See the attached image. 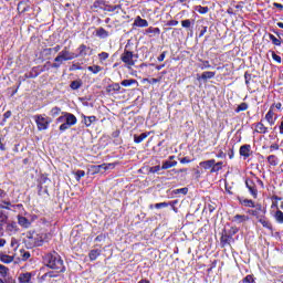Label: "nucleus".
I'll list each match as a JSON object with an SVG mask.
<instances>
[{
	"label": "nucleus",
	"instance_id": "nucleus-1",
	"mask_svg": "<svg viewBox=\"0 0 283 283\" xmlns=\"http://www.w3.org/2000/svg\"><path fill=\"white\" fill-rule=\"evenodd\" d=\"M60 114H62L60 117L56 118V116H59ZM49 115L52 118H56L55 123L60 125L59 129L60 132H67V129H70V127H74V125H76V123H78V119L74 116V114L72 113H67V112H62L61 107L59 106H54L50 109Z\"/></svg>",
	"mask_w": 283,
	"mask_h": 283
},
{
	"label": "nucleus",
	"instance_id": "nucleus-2",
	"mask_svg": "<svg viewBox=\"0 0 283 283\" xmlns=\"http://www.w3.org/2000/svg\"><path fill=\"white\" fill-rule=\"evenodd\" d=\"M44 264L52 269L54 272H48L44 277H59V273H65V265L63 264V259L56 252L49 253L44 255Z\"/></svg>",
	"mask_w": 283,
	"mask_h": 283
},
{
	"label": "nucleus",
	"instance_id": "nucleus-3",
	"mask_svg": "<svg viewBox=\"0 0 283 283\" xmlns=\"http://www.w3.org/2000/svg\"><path fill=\"white\" fill-rule=\"evenodd\" d=\"M48 234L36 233V232H28L24 238V244L27 249H34L35 247H43Z\"/></svg>",
	"mask_w": 283,
	"mask_h": 283
},
{
	"label": "nucleus",
	"instance_id": "nucleus-4",
	"mask_svg": "<svg viewBox=\"0 0 283 283\" xmlns=\"http://www.w3.org/2000/svg\"><path fill=\"white\" fill-rule=\"evenodd\" d=\"M78 54H75L73 52L67 51L65 48L62 50L59 55L54 59V62L52 67H61L63 65V61H72L73 59H76Z\"/></svg>",
	"mask_w": 283,
	"mask_h": 283
},
{
	"label": "nucleus",
	"instance_id": "nucleus-5",
	"mask_svg": "<svg viewBox=\"0 0 283 283\" xmlns=\"http://www.w3.org/2000/svg\"><path fill=\"white\" fill-rule=\"evenodd\" d=\"M120 61L125 64L127 70H132V67H134L138 62V55L134 54L132 51L124 50L120 55Z\"/></svg>",
	"mask_w": 283,
	"mask_h": 283
},
{
	"label": "nucleus",
	"instance_id": "nucleus-6",
	"mask_svg": "<svg viewBox=\"0 0 283 283\" xmlns=\"http://www.w3.org/2000/svg\"><path fill=\"white\" fill-rule=\"evenodd\" d=\"M33 118L39 132H45L52 123V118L48 117L45 114L34 115Z\"/></svg>",
	"mask_w": 283,
	"mask_h": 283
},
{
	"label": "nucleus",
	"instance_id": "nucleus-7",
	"mask_svg": "<svg viewBox=\"0 0 283 283\" xmlns=\"http://www.w3.org/2000/svg\"><path fill=\"white\" fill-rule=\"evenodd\" d=\"M245 187L249 189L252 197L258 198V188L255 187V182H253V180H245Z\"/></svg>",
	"mask_w": 283,
	"mask_h": 283
},
{
	"label": "nucleus",
	"instance_id": "nucleus-8",
	"mask_svg": "<svg viewBox=\"0 0 283 283\" xmlns=\"http://www.w3.org/2000/svg\"><path fill=\"white\" fill-rule=\"evenodd\" d=\"M135 28H147L149 25V22L147 20L140 18V15L135 18V21L133 23Z\"/></svg>",
	"mask_w": 283,
	"mask_h": 283
},
{
	"label": "nucleus",
	"instance_id": "nucleus-9",
	"mask_svg": "<svg viewBox=\"0 0 283 283\" xmlns=\"http://www.w3.org/2000/svg\"><path fill=\"white\" fill-rule=\"evenodd\" d=\"M275 113L273 112V106L270 107L269 112L265 115V120L269 123V125L273 126L275 125Z\"/></svg>",
	"mask_w": 283,
	"mask_h": 283
},
{
	"label": "nucleus",
	"instance_id": "nucleus-10",
	"mask_svg": "<svg viewBox=\"0 0 283 283\" xmlns=\"http://www.w3.org/2000/svg\"><path fill=\"white\" fill-rule=\"evenodd\" d=\"M232 222H235V224H242L244 222H249V216H247V214H235L232 218Z\"/></svg>",
	"mask_w": 283,
	"mask_h": 283
},
{
	"label": "nucleus",
	"instance_id": "nucleus-11",
	"mask_svg": "<svg viewBox=\"0 0 283 283\" xmlns=\"http://www.w3.org/2000/svg\"><path fill=\"white\" fill-rule=\"evenodd\" d=\"M34 273L32 272H25L19 275V282L21 283H30Z\"/></svg>",
	"mask_w": 283,
	"mask_h": 283
},
{
	"label": "nucleus",
	"instance_id": "nucleus-12",
	"mask_svg": "<svg viewBox=\"0 0 283 283\" xmlns=\"http://www.w3.org/2000/svg\"><path fill=\"white\" fill-rule=\"evenodd\" d=\"M114 167H115L114 164H103L98 166H93V169L95 174H98L101 169H103L104 171H107V169H114Z\"/></svg>",
	"mask_w": 283,
	"mask_h": 283
},
{
	"label": "nucleus",
	"instance_id": "nucleus-13",
	"mask_svg": "<svg viewBox=\"0 0 283 283\" xmlns=\"http://www.w3.org/2000/svg\"><path fill=\"white\" fill-rule=\"evenodd\" d=\"M82 123H84L85 127H92V124L93 123H96L97 118L96 116H85V115H82Z\"/></svg>",
	"mask_w": 283,
	"mask_h": 283
},
{
	"label": "nucleus",
	"instance_id": "nucleus-14",
	"mask_svg": "<svg viewBox=\"0 0 283 283\" xmlns=\"http://www.w3.org/2000/svg\"><path fill=\"white\" fill-rule=\"evenodd\" d=\"M18 224H20V227H23V229H30L32 222H30V220H28V218L25 217L18 216Z\"/></svg>",
	"mask_w": 283,
	"mask_h": 283
},
{
	"label": "nucleus",
	"instance_id": "nucleus-15",
	"mask_svg": "<svg viewBox=\"0 0 283 283\" xmlns=\"http://www.w3.org/2000/svg\"><path fill=\"white\" fill-rule=\"evenodd\" d=\"M240 156L249 158L251 156V145H243L240 147Z\"/></svg>",
	"mask_w": 283,
	"mask_h": 283
},
{
	"label": "nucleus",
	"instance_id": "nucleus-16",
	"mask_svg": "<svg viewBox=\"0 0 283 283\" xmlns=\"http://www.w3.org/2000/svg\"><path fill=\"white\" fill-rule=\"evenodd\" d=\"M0 262L3 264H12V262H14V256L0 253Z\"/></svg>",
	"mask_w": 283,
	"mask_h": 283
},
{
	"label": "nucleus",
	"instance_id": "nucleus-17",
	"mask_svg": "<svg viewBox=\"0 0 283 283\" xmlns=\"http://www.w3.org/2000/svg\"><path fill=\"white\" fill-rule=\"evenodd\" d=\"M200 167H202L203 169H213V165H216V159H209L206 161H201Z\"/></svg>",
	"mask_w": 283,
	"mask_h": 283
},
{
	"label": "nucleus",
	"instance_id": "nucleus-18",
	"mask_svg": "<svg viewBox=\"0 0 283 283\" xmlns=\"http://www.w3.org/2000/svg\"><path fill=\"white\" fill-rule=\"evenodd\" d=\"M239 202L240 205H242L243 207H250V208H254L255 207V202H253V200L251 199H242V198H239Z\"/></svg>",
	"mask_w": 283,
	"mask_h": 283
},
{
	"label": "nucleus",
	"instance_id": "nucleus-19",
	"mask_svg": "<svg viewBox=\"0 0 283 283\" xmlns=\"http://www.w3.org/2000/svg\"><path fill=\"white\" fill-rule=\"evenodd\" d=\"M149 136V133H143L140 135H134V143H143V140H145V138H147Z\"/></svg>",
	"mask_w": 283,
	"mask_h": 283
},
{
	"label": "nucleus",
	"instance_id": "nucleus-20",
	"mask_svg": "<svg viewBox=\"0 0 283 283\" xmlns=\"http://www.w3.org/2000/svg\"><path fill=\"white\" fill-rule=\"evenodd\" d=\"M176 165H178V161L166 160L163 163L161 169H171V167H176Z\"/></svg>",
	"mask_w": 283,
	"mask_h": 283
},
{
	"label": "nucleus",
	"instance_id": "nucleus-21",
	"mask_svg": "<svg viewBox=\"0 0 283 283\" xmlns=\"http://www.w3.org/2000/svg\"><path fill=\"white\" fill-rule=\"evenodd\" d=\"M255 132H258V134H266L268 128H266V126H264V124L258 123L255 125Z\"/></svg>",
	"mask_w": 283,
	"mask_h": 283
},
{
	"label": "nucleus",
	"instance_id": "nucleus-22",
	"mask_svg": "<svg viewBox=\"0 0 283 283\" xmlns=\"http://www.w3.org/2000/svg\"><path fill=\"white\" fill-rule=\"evenodd\" d=\"M216 76V72L206 71L201 74L202 81H207L209 78H213Z\"/></svg>",
	"mask_w": 283,
	"mask_h": 283
},
{
	"label": "nucleus",
	"instance_id": "nucleus-23",
	"mask_svg": "<svg viewBox=\"0 0 283 283\" xmlns=\"http://www.w3.org/2000/svg\"><path fill=\"white\" fill-rule=\"evenodd\" d=\"M274 219L279 224H283V212L282 210H276L274 213Z\"/></svg>",
	"mask_w": 283,
	"mask_h": 283
},
{
	"label": "nucleus",
	"instance_id": "nucleus-24",
	"mask_svg": "<svg viewBox=\"0 0 283 283\" xmlns=\"http://www.w3.org/2000/svg\"><path fill=\"white\" fill-rule=\"evenodd\" d=\"M268 163H269V165H272V167H277V156L270 155L268 157Z\"/></svg>",
	"mask_w": 283,
	"mask_h": 283
},
{
	"label": "nucleus",
	"instance_id": "nucleus-25",
	"mask_svg": "<svg viewBox=\"0 0 283 283\" xmlns=\"http://www.w3.org/2000/svg\"><path fill=\"white\" fill-rule=\"evenodd\" d=\"M77 51H78V56H87V46L85 44H81Z\"/></svg>",
	"mask_w": 283,
	"mask_h": 283
},
{
	"label": "nucleus",
	"instance_id": "nucleus-26",
	"mask_svg": "<svg viewBox=\"0 0 283 283\" xmlns=\"http://www.w3.org/2000/svg\"><path fill=\"white\" fill-rule=\"evenodd\" d=\"M136 83H138V81H136V80H124V81H122L123 87H132V85H136Z\"/></svg>",
	"mask_w": 283,
	"mask_h": 283
},
{
	"label": "nucleus",
	"instance_id": "nucleus-27",
	"mask_svg": "<svg viewBox=\"0 0 283 283\" xmlns=\"http://www.w3.org/2000/svg\"><path fill=\"white\" fill-rule=\"evenodd\" d=\"M146 34H151L150 36H154L156 34H160V30L158 28H153V27H149L147 30H146Z\"/></svg>",
	"mask_w": 283,
	"mask_h": 283
},
{
	"label": "nucleus",
	"instance_id": "nucleus-28",
	"mask_svg": "<svg viewBox=\"0 0 283 283\" xmlns=\"http://www.w3.org/2000/svg\"><path fill=\"white\" fill-rule=\"evenodd\" d=\"M98 255H101L99 250H92L88 254V258H90V260L94 261L98 258Z\"/></svg>",
	"mask_w": 283,
	"mask_h": 283
},
{
	"label": "nucleus",
	"instance_id": "nucleus-29",
	"mask_svg": "<svg viewBox=\"0 0 283 283\" xmlns=\"http://www.w3.org/2000/svg\"><path fill=\"white\" fill-rule=\"evenodd\" d=\"M88 72H92V74H98V72H102L103 67L98 65H93L87 67Z\"/></svg>",
	"mask_w": 283,
	"mask_h": 283
},
{
	"label": "nucleus",
	"instance_id": "nucleus-30",
	"mask_svg": "<svg viewBox=\"0 0 283 283\" xmlns=\"http://www.w3.org/2000/svg\"><path fill=\"white\" fill-rule=\"evenodd\" d=\"M73 174H74L75 179H76L77 182H81V179H82V178H85V172H84V170H77V171H75V172H73Z\"/></svg>",
	"mask_w": 283,
	"mask_h": 283
},
{
	"label": "nucleus",
	"instance_id": "nucleus-31",
	"mask_svg": "<svg viewBox=\"0 0 283 283\" xmlns=\"http://www.w3.org/2000/svg\"><path fill=\"white\" fill-rule=\"evenodd\" d=\"M260 224H262V227H264L265 229H272V226H271V221L264 219V218H261L259 220Z\"/></svg>",
	"mask_w": 283,
	"mask_h": 283
},
{
	"label": "nucleus",
	"instance_id": "nucleus-32",
	"mask_svg": "<svg viewBox=\"0 0 283 283\" xmlns=\"http://www.w3.org/2000/svg\"><path fill=\"white\" fill-rule=\"evenodd\" d=\"M247 109H249V104H248V103H241V104L235 108V112H237V113L247 112Z\"/></svg>",
	"mask_w": 283,
	"mask_h": 283
},
{
	"label": "nucleus",
	"instance_id": "nucleus-33",
	"mask_svg": "<svg viewBox=\"0 0 283 283\" xmlns=\"http://www.w3.org/2000/svg\"><path fill=\"white\" fill-rule=\"evenodd\" d=\"M220 169H222V161H219L217 164L214 163L210 171L211 174H216L217 171H220Z\"/></svg>",
	"mask_w": 283,
	"mask_h": 283
},
{
	"label": "nucleus",
	"instance_id": "nucleus-34",
	"mask_svg": "<svg viewBox=\"0 0 283 283\" xmlns=\"http://www.w3.org/2000/svg\"><path fill=\"white\" fill-rule=\"evenodd\" d=\"M8 271H10L6 265L0 264V276L8 277Z\"/></svg>",
	"mask_w": 283,
	"mask_h": 283
},
{
	"label": "nucleus",
	"instance_id": "nucleus-35",
	"mask_svg": "<svg viewBox=\"0 0 283 283\" xmlns=\"http://www.w3.org/2000/svg\"><path fill=\"white\" fill-rule=\"evenodd\" d=\"M270 41H272L273 45H282V41L273 34H270Z\"/></svg>",
	"mask_w": 283,
	"mask_h": 283
},
{
	"label": "nucleus",
	"instance_id": "nucleus-36",
	"mask_svg": "<svg viewBox=\"0 0 283 283\" xmlns=\"http://www.w3.org/2000/svg\"><path fill=\"white\" fill-rule=\"evenodd\" d=\"M97 36H101V39H107L109 34L105 31V29L97 30Z\"/></svg>",
	"mask_w": 283,
	"mask_h": 283
},
{
	"label": "nucleus",
	"instance_id": "nucleus-37",
	"mask_svg": "<svg viewBox=\"0 0 283 283\" xmlns=\"http://www.w3.org/2000/svg\"><path fill=\"white\" fill-rule=\"evenodd\" d=\"M8 222V214L0 211V224H6Z\"/></svg>",
	"mask_w": 283,
	"mask_h": 283
},
{
	"label": "nucleus",
	"instance_id": "nucleus-38",
	"mask_svg": "<svg viewBox=\"0 0 283 283\" xmlns=\"http://www.w3.org/2000/svg\"><path fill=\"white\" fill-rule=\"evenodd\" d=\"M98 59H99L101 63H103V61H107V59H109V53L102 52L98 54Z\"/></svg>",
	"mask_w": 283,
	"mask_h": 283
},
{
	"label": "nucleus",
	"instance_id": "nucleus-39",
	"mask_svg": "<svg viewBox=\"0 0 283 283\" xmlns=\"http://www.w3.org/2000/svg\"><path fill=\"white\" fill-rule=\"evenodd\" d=\"M197 12H199V14H207V12H209V8L199 6L197 7Z\"/></svg>",
	"mask_w": 283,
	"mask_h": 283
},
{
	"label": "nucleus",
	"instance_id": "nucleus-40",
	"mask_svg": "<svg viewBox=\"0 0 283 283\" xmlns=\"http://www.w3.org/2000/svg\"><path fill=\"white\" fill-rule=\"evenodd\" d=\"M81 81H73L70 85L71 90H78L81 87Z\"/></svg>",
	"mask_w": 283,
	"mask_h": 283
},
{
	"label": "nucleus",
	"instance_id": "nucleus-41",
	"mask_svg": "<svg viewBox=\"0 0 283 283\" xmlns=\"http://www.w3.org/2000/svg\"><path fill=\"white\" fill-rule=\"evenodd\" d=\"M11 205H12V203H11L10 201L4 200V201H2V202L0 203V209L10 210Z\"/></svg>",
	"mask_w": 283,
	"mask_h": 283
},
{
	"label": "nucleus",
	"instance_id": "nucleus-42",
	"mask_svg": "<svg viewBox=\"0 0 283 283\" xmlns=\"http://www.w3.org/2000/svg\"><path fill=\"white\" fill-rule=\"evenodd\" d=\"M188 192H189V188H181V189L175 190V193H182L184 196H187Z\"/></svg>",
	"mask_w": 283,
	"mask_h": 283
},
{
	"label": "nucleus",
	"instance_id": "nucleus-43",
	"mask_svg": "<svg viewBox=\"0 0 283 283\" xmlns=\"http://www.w3.org/2000/svg\"><path fill=\"white\" fill-rule=\"evenodd\" d=\"M149 174H158L160 171V166H154L149 168Z\"/></svg>",
	"mask_w": 283,
	"mask_h": 283
},
{
	"label": "nucleus",
	"instance_id": "nucleus-44",
	"mask_svg": "<svg viewBox=\"0 0 283 283\" xmlns=\"http://www.w3.org/2000/svg\"><path fill=\"white\" fill-rule=\"evenodd\" d=\"M272 59L273 61H276V63H282V57L275 54V52H272Z\"/></svg>",
	"mask_w": 283,
	"mask_h": 283
},
{
	"label": "nucleus",
	"instance_id": "nucleus-45",
	"mask_svg": "<svg viewBox=\"0 0 283 283\" xmlns=\"http://www.w3.org/2000/svg\"><path fill=\"white\" fill-rule=\"evenodd\" d=\"M165 207H169V203L167 202H160L155 205V209H163Z\"/></svg>",
	"mask_w": 283,
	"mask_h": 283
},
{
	"label": "nucleus",
	"instance_id": "nucleus-46",
	"mask_svg": "<svg viewBox=\"0 0 283 283\" xmlns=\"http://www.w3.org/2000/svg\"><path fill=\"white\" fill-rule=\"evenodd\" d=\"M182 28H191V20H184L181 21Z\"/></svg>",
	"mask_w": 283,
	"mask_h": 283
},
{
	"label": "nucleus",
	"instance_id": "nucleus-47",
	"mask_svg": "<svg viewBox=\"0 0 283 283\" xmlns=\"http://www.w3.org/2000/svg\"><path fill=\"white\" fill-rule=\"evenodd\" d=\"M146 83H151L153 85L156 83H160V78H145Z\"/></svg>",
	"mask_w": 283,
	"mask_h": 283
},
{
	"label": "nucleus",
	"instance_id": "nucleus-48",
	"mask_svg": "<svg viewBox=\"0 0 283 283\" xmlns=\"http://www.w3.org/2000/svg\"><path fill=\"white\" fill-rule=\"evenodd\" d=\"M243 282H244V283H253V282H254L253 275H247V276L243 279Z\"/></svg>",
	"mask_w": 283,
	"mask_h": 283
},
{
	"label": "nucleus",
	"instance_id": "nucleus-49",
	"mask_svg": "<svg viewBox=\"0 0 283 283\" xmlns=\"http://www.w3.org/2000/svg\"><path fill=\"white\" fill-rule=\"evenodd\" d=\"M11 247L12 249H17L19 247V241L14 238L11 239Z\"/></svg>",
	"mask_w": 283,
	"mask_h": 283
},
{
	"label": "nucleus",
	"instance_id": "nucleus-50",
	"mask_svg": "<svg viewBox=\"0 0 283 283\" xmlns=\"http://www.w3.org/2000/svg\"><path fill=\"white\" fill-rule=\"evenodd\" d=\"M209 67H211V64H209V61H203L201 65V70H208Z\"/></svg>",
	"mask_w": 283,
	"mask_h": 283
},
{
	"label": "nucleus",
	"instance_id": "nucleus-51",
	"mask_svg": "<svg viewBox=\"0 0 283 283\" xmlns=\"http://www.w3.org/2000/svg\"><path fill=\"white\" fill-rule=\"evenodd\" d=\"M0 283H14V279L9 277L8 280L0 279Z\"/></svg>",
	"mask_w": 283,
	"mask_h": 283
},
{
	"label": "nucleus",
	"instance_id": "nucleus-52",
	"mask_svg": "<svg viewBox=\"0 0 283 283\" xmlns=\"http://www.w3.org/2000/svg\"><path fill=\"white\" fill-rule=\"evenodd\" d=\"M270 149H271V151H273V150L277 151V149H280V145H277V144H272V145L270 146Z\"/></svg>",
	"mask_w": 283,
	"mask_h": 283
},
{
	"label": "nucleus",
	"instance_id": "nucleus-53",
	"mask_svg": "<svg viewBox=\"0 0 283 283\" xmlns=\"http://www.w3.org/2000/svg\"><path fill=\"white\" fill-rule=\"evenodd\" d=\"M113 90L115 92H119L120 91V84H118V83L113 84Z\"/></svg>",
	"mask_w": 283,
	"mask_h": 283
},
{
	"label": "nucleus",
	"instance_id": "nucleus-54",
	"mask_svg": "<svg viewBox=\"0 0 283 283\" xmlns=\"http://www.w3.org/2000/svg\"><path fill=\"white\" fill-rule=\"evenodd\" d=\"M180 163H181L182 165H186V164L191 163V160H189V158H187V157H184V158L180 159Z\"/></svg>",
	"mask_w": 283,
	"mask_h": 283
},
{
	"label": "nucleus",
	"instance_id": "nucleus-55",
	"mask_svg": "<svg viewBox=\"0 0 283 283\" xmlns=\"http://www.w3.org/2000/svg\"><path fill=\"white\" fill-rule=\"evenodd\" d=\"M271 107H273V109H274V107L276 108V109H282V103H276V104H273Z\"/></svg>",
	"mask_w": 283,
	"mask_h": 283
},
{
	"label": "nucleus",
	"instance_id": "nucleus-56",
	"mask_svg": "<svg viewBox=\"0 0 283 283\" xmlns=\"http://www.w3.org/2000/svg\"><path fill=\"white\" fill-rule=\"evenodd\" d=\"M6 196H7L6 190L0 189V200H3V198H6Z\"/></svg>",
	"mask_w": 283,
	"mask_h": 283
},
{
	"label": "nucleus",
	"instance_id": "nucleus-57",
	"mask_svg": "<svg viewBox=\"0 0 283 283\" xmlns=\"http://www.w3.org/2000/svg\"><path fill=\"white\" fill-rule=\"evenodd\" d=\"M273 6L274 8H279V10H283V6L277 2H274Z\"/></svg>",
	"mask_w": 283,
	"mask_h": 283
},
{
	"label": "nucleus",
	"instance_id": "nucleus-58",
	"mask_svg": "<svg viewBox=\"0 0 283 283\" xmlns=\"http://www.w3.org/2000/svg\"><path fill=\"white\" fill-rule=\"evenodd\" d=\"M3 116L4 118H10V116H12V112L7 111Z\"/></svg>",
	"mask_w": 283,
	"mask_h": 283
},
{
	"label": "nucleus",
	"instance_id": "nucleus-59",
	"mask_svg": "<svg viewBox=\"0 0 283 283\" xmlns=\"http://www.w3.org/2000/svg\"><path fill=\"white\" fill-rule=\"evenodd\" d=\"M224 151L219 150V154L217 155V158H224Z\"/></svg>",
	"mask_w": 283,
	"mask_h": 283
},
{
	"label": "nucleus",
	"instance_id": "nucleus-60",
	"mask_svg": "<svg viewBox=\"0 0 283 283\" xmlns=\"http://www.w3.org/2000/svg\"><path fill=\"white\" fill-rule=\"evenodd\" d=\"M157 60H158L159 62L165 61V53H161V54L157 57Z\"/></svg>",
	"mask_w": 283,
	"mask_h": 283
},
{
	"label": "nucleus",
	"instance_id": "nucleus-61",
	"mask_svg": "<svg viewBox=\"0 0 283 283\" xmlns=\"http://www.w3.org/2000/svg\"><path fill=\"white\" fill-rule=\"evenodd\" d=\"M206 32H207V27H203V29L200 31L199 36H205Z\"/></svg>",
	"mask_w": 283,
	"mask_h": 283
},
{
	"label": "nucleus",
	"instance_id": "nucleus-62",
	"mask_svg": "<svg viewBox=\"0 0 283 283\" xmlns=\"http://www.w3.org/2000/svg\"><path fill=\"white\" fill-rule=\"evenodd\" d=\"M6 247V239H0V248Z\"/></svg>",
	"mask_w": 283,
	"mask_h": 283
},
{
	"label": "nucleus",
	"instance_id": "nucleus-63",
	"mask_svg": "<svg viewBox=\"0 0 283 283\" xmlns=\"http://www.w3.org/2000/svg\"><path fill=\"white\" fill-rule=\"evenodd\" d=\"M52 50H53V52H59L61 50V45H56Z\"/></svg>",
	"mask_w": 283,
	"mask_h": 283
},
{
	"label": "nucleus",
	"instance_id": "nucleus-64",
	"mask_svg": "<svg viewBox=\"0 0 283 283\" xmlns=\"http://www.w3.org/2000/svg\"><path fill=\"white\" fill-rule=\"evenodd\" d=\"M280 134H283V122H281V125L279 126Z\"/></svg>",
	"mask_w": 283,
	"mask_h": 283
}]
</instances>
